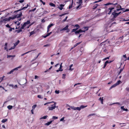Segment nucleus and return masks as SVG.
Here are the masks:
<instances>
[{"instance_id":"nucleus-25","label":"nucleus","mask_w":129,"mask_h":129,"mask_svg":"<svg viewBox=\"0 0 129 129\" xmlns=\"http://www.w3.org/2000/svg\"><path fill=\"white\" fill-rule=\"evenodd\" d=\"M7 120H8L7 119H3L2 120V122L4 123L6 122Z\"/></svg>"},{"instance_id":"nucleus-63","label":"nucleus","mask_w":129,"mask_h":129,"mask_svg":"<svg viewBox=\"0 0 129 129\" xmlns=\"http://www.w3.org/2000/svg\"><path fill=\"white\" fill-rule=\"evenodd\" d=\"M123 69H121L120 70V72H119V74L120 73H121V72L123 71Z\"/></svg>"},{"instance_id":"nucleus-39","label":"nucleus","mask_w":129,"mask_h":129,"mask_svg":"<svg viewBox=\"0 0 129 129\" xmlns=\"http://www.w3.org/2000/svg\"><path fill=\"white\" fill-rule=\"evenodd\" d=\"M98 6V4H96L93 7L94 8H96Z\"/></svg>"},{"instance_id":"nucleus-21","label":"nucleus","mask_w":129,"mask_h":129,"mask_svg":"<svg viewBox=\"0 0 129 129\" xmlns=\"http://www.w3.org/2000/svg\"><path fill=\"white\" fill-rule=\"evenodd\" d=\"M14 70L13 69L12 70H11L10 72H8L7 73V74H11L13 72H14Z\"/></svg>"},{"instance_id":"nucleus-1","label":"nucleus","mask_w":129,"mask_h":129,"mask_svg":"<svg viewBox=\"0 0 129 129\" xmlns=\"http://www.w3.org/2000/svg\"><path fill=\"white\" fill-rule=\"evenodd\" d=\"M47 103V104H49L52 103H54V104L53 105H51V106L48 107V110L49 111H52L53 109H55L56 108H57L58 107V106H56V102L53 101H52L51 102H48Z\"/></svg>"},{"instance_id":"nucleus-38","label":"nucleus","mask_w":129,"mask_h":129,"mask_svg":"<svg viewBox=\"0 0 129 129\" xmlns=\"http://www.w3.org/2000/svg\"><path fill=\"white\" fill-rule=\"evenodd\" d=\"M112 4H112V3H107L106 4H104V5L105 6H107V5H112Z\"/></svg>"},{"instance_id":"nucleus-31","label":"nucleus","mask_w":129,"mask_h":129,"mask_svg":"<svg viewBox=\"0 0 129 129\" xmlns=\"http://www.w3.org/2000/svg\"><path fill=\"white\" fill-rule=\"evenodd\" d=\"M78 29V28H76L75 29H73V30H72V32H75L76 31V30H77Z\"/></svg>"},{"instance_id":"nucleus-55","label":"nucleus","mask_w":129,"mask_h":129,"mask_svg":"<svg viewBox=\"0 0 129 129\" xmlns=\"http://www.w3.org/2000/svg\"><path fill=\"white\" fill-rule=\"evenodd\" d=\"M95 115V114H89V115L88 116H93V115Z\"/></svg>"},{"instance_id":"nucleus-59","label":"nucleus","mask_w":129,"mask_h":129,"mask_svg":"<svg viewBox=\"0 0 129 129\" xmlns=\"http://www.w3.org/2000/svg\"><path fill=\"white\" fill-rule=\"evenodd\" d=\"M73 70V69H72L71 68V67H70L69 70H70L71 71H72Z\"/></svg>"},{"instance_id":"nucleus-33","label":"nucleus","mask_w":129,"mask_h":129,"mask_svg":"<svg viewBox=\"0 0 129 129\" xmlns=\"http://www.w3.org/2000/svg\"><path fill=\"white\" fill-rule=\"evenodd\" d=\"M26 26V25H25L24 24L20 28V29L22 30V29H23L24 27Z\"/></svg>"},{"instance_id":"nucleus-9","label":"nucleus","mask_w":129,"mask_h":129,"mask_svg":"<svg viewBox=\"0 0 129 129\" xmlns=\"http://www.w3.org/2000/svg\"><path fill=\"white\" fill-rule=\"evenodd\" d=\"M7 45H8L7 43H5V47L4 48V49L5 50H6L7 51H8L9 50L7 49Z\"/></svg>"},{"instance_id":"nucleus-16","label":"nucleus","mask_w":129,"mask_h":129,"mask_svg":"<svg viewBox=\"0 0 129 129\" xmlns=\"http://www.w3.org/2000/svg\"><path fill=\"white\" fill-rule=\"evenodd\" d=\"M30 23V22L29 20L27 21L26 22H25L24 24L26 26V25H27Z\"/></svg>"},{"instance_id":"nucleus-10","label":"nucleus","mask_w":129,"mask_h":129,"mask_svg":"<svg viewBox=\"0 0 129 129\" xmlns=\"http://www.w3.org/2000/svg\"><path fill=\"white\" fill-rule=\"evenodd\" d=\"M64 5L61 4L60 5V6L58 7V8L60 10H62L63 9V7H64Z\"/></svg>"},{"instance_id":"nucleus-35","label":"nucleus","mask_w":129,"mask_h":129,"mask_svg":"<svg viewBox=\"0 0 129 129\" xmlns=\"http://www.w3.org/2000/svg\"><path fill=\"white\" fill-rule=\"evenodd\" d=\"M66 74H63L62 75V78L64 79L65 78Z\"/></svg>"},{"instance_id":"nucleus-34","label":"nucleus","mask_w":129,"mask_h":129,"mask_svg":"<svg viewBox=\"0 0 129 129\" xmlns=\"http://www.w3.org/2000/svg\"><path fill=\"white\" fill-rule=\"evenodd\" d=\"M35 33L34 31H31L30 33V36H31V35L34 34Z\"/></svg>"},{"instance_id":"nucleus-17","label":"nucleus","mask_w":129,"mask_h":129,"mask_svg":"<svg viewBox=\"0 0 129 129\" xmlns=\"http://www.w3.org/2000/svg\"><path fill=\"white\" fill-rule=\"evenodd\" d=\"M19 42L20 41L19 40H18L14 44V46L15 47L19 43Z\"/></svg>"},{"instance_id":"nucleus-2","label":"nucleus","mask_w":129,"mask_h":129,"mask_svg":"<svg viewBox=\"0 0 129 129\" xmlns=\"http://www.w3.org/2000/svg\"><path fill=\"white\" fill-rule=\"evenodd\" d=\"M12 18L11 17H10L8 18H5L3 20H0V24L1 25L3 23H5L6 21H9L11 20Z\"/></svg>"},{"instance_id":"nucleus-41","label":"nucleus","mask_w":129,"mask_h":129,"mask_svg":"<svg viewBox=\"0 0 129 129\" xmlns=\"http://www.w3.org/2000/svg\"><path fill=\"white\" fill-rule=\"evenodd\" d=\"M44 5L45 4V3L42 0H39Z\"/></svg>"},{"instance_id":"nucleus-26","label":"nucleus","mask_w":129,"mask_h":129,"mask_svg":"<svg viewBox=\"0 0 129 129\" xmlns=\"http://www.w3.org/2000/svg\"><path fill=\"white\" fill-rule=\"evenodd\" d=\"M82 0H79V1L77 3H78L79 4L81 5L82 3Z\"/></svg>"},{"instance_id":"nucleus-54","label":"nucleus","mask_w":129,"mask_h":129,"mask_svg":"<svg viewBox=\"0 0 129 129\" xmlns=\"http://www.w3.org/2000/svg\"><path fill=\"white\" fill-rule=\"evenodd\" d=\"M19 2L20 3H22L23 2H24V0H20L19 1Z\"/></svg>"},{"instance_id":"nucleus-47","label":"nucleus","mask_w":129,"mask_h":129,"mask_svg":"<svg viewBox=\"0 0 129 129\" xmlns=\"http://www.w3.org/2000/svg\"><path fill=\"white\" fill-rule=\"evenodd\" d=\"M55 92L57 94H58L59 93V91L56 90L55 91Z\"/></svg>"},{"instance_id":"nucleus-42","label":"nucleus","mask_w":129,"mask_h":129,"mask_svg":"<svg viewBox=\"0 0 129 129\" xmlns=\"http://www.w3.org/2000/svg\"><path fill=\"white\" fill-rule=\"evenodd\" d=\"M22 31V30L21 29H20L18 30H17L18 33H19V32L21 31Z\"/></svg>"},{"instance_id":"nucleus-45","label":"nucleus","mask_w":129,"mask_h":129,"mask_svg":"<svg viewBox=\"0 0 129 129\" xmlns=\"http://www.w3.org/2000/svg\"><path fill=\"white\" fill-rule=\"evenodd\" d=\"M6 26L7 27H8V28H10V26H9V24H7L6 25Z\"/></svg>"},{"instance_id":"nucleus-30","label":"nucleus","mask_w":129,"mask_h":129,"mask_svg":"<svg viewBox=\"0 0 129 129\" xmlns=\"http://www.w3.org/2000/svg\"><path fill=\"white\" fill-rule=\"evenodd\" d=\"M87 106H84L83 105H81L80 107V109H83L86 107H87Z\"/></svg>"},{"instance_id":"nucleus-61","label":"nucleus","mask_w":129,"mask_h":129,"mask_svg":"<svg viewBox=\"0 0 129 129\" xmlns=\"http://www.w3.org/2000/svg\"><path fill=\"white\" fill-rule=\"evenodd\" d=\"M49 12H48V11H44V14H46V13H48Z\"/></svg>"},{"instance_id":"nucleus-3","label":"nucleus","mask_w":129,"mask_h":129,"mask_svg":"<svg viewBox=\"0 0 129 129\" xmlns=\"http://www.w3.org/2000/svg\"><path fill=\"white\" fill-rule=\"evenodd\" d=\"M88 27H84V29L85 28L86 29L85 30H83L80 29L79 30L76 31L75 32V34H79L81 32H85L86 31H87L88 29Z\"/></svg>"},{"instance_id":"nucleus-8","label":"nucleus","mask_w":129,"mask_h":129,"mask_svg":"<svg viewBox=\"0 0 129 129\" xmlns=\"http://www.w3.org/2000/svg\"><path fill=\"white\" fill-rule=\"evenodd\" d=\"M121 13V12H119L118 13H115L113 12L112 13V14L113 15L114 17L116 18Z\"/></svg>"},{"instance_id":"nucleus-44","label":"nucleus","mask_w":129,"mask_h":129,"mask_svg":"<svg viewBox=\"0 0 129 129\" xmlns=\"http://www.w3.org/2000/svg\"><path fill=\"white\" fill-rule=\"evenodd\" d=\"M75 26L77 27L76 28H78L80 27L78 24L75 25Z\"/></svg>"},{"instance_id":"nucleus-40","label":"nucleus","mask_w":129,"mask_h":129,"mask_svg":"<svg viewBox=\"0 0 129 129\" xmlns=\"http://www.w3.org/2000/svg\"><path fill=\"white\" fill-rule=\"evenodd\" d=\"M15 47L14 46L13 47H11L9 49V50H12V49H14L15 48Z\"/></svg>"},{"instance_id":"nucleus-37","label":"nucleus","mask_w":129,"mask_h":129,"mask_svg":"<svg viewBox=\"0 0 129 129\" xmlns=\"http://www.w3.org/2000/svg\"><path fill=\"white\" fill-rule=\"evenodd\" d=\"M28 4H27L26 5V7H24L22 9V10H24L25 9H26L27 8V7L28 6Z\"/></svg>"},{"instance_id":"nucleus-14","label":"nucleus","mask_w":129,"mask_h":129,"mask_svg":"<svg viewBox=\"0 0 129 129\" xmlns=\"http://www.w3.org/2000/svg\"><path fill=\"white\" fill-rule=\"evenodd\" d=\"M109 62L108 61V60L106 61L105 63L104 66L103 67V68L104 69L105 68V67L106 66H107V63H109Z\"/></svg>"},{"instance_id":"nucleus-23","label":"nucleus","mask_w":129,"mask_h":129,"mask_svg":"<svg viewBox=\"0 0 129 129\" xmlns=\"http://www.w3.org/2000/svg\"><path fill=\"white\" fill-rule=\"evenodd\" d=\"M37 106V105L36 104L33 105L32 106V109L34 110L35 109V108Z\"/></svg>"},{"instance_id":"nucleus-22","label":"nucleus","mask_w":129,"mask_h":129,"mask_svg":"<svg viewBox=\"0 0 129 129\" xmlns=\"http://www.w3.org/2000/svg\"><path fill=\"white\" fill-rule=\"evenodd\" d=\"M15 57V55H7V58H10V57Z\"/></svg>"},{"instance_id":"nucleus-53","label":"nucleus","mask_w":129,"mask_h":129,"mask_svg":"<svg viewBox=\"0 0 129 129\" xmlns=\"http://www.w3.org/2000/svg\"><path fill=\"white\" fill-rule=\"evenodd\" d=\"M67 18H68V17L67 16L66 17V18L65 19H64L63 20V22H64V21H66V19H67Z\"/></svg>"},{"instance_id":"nucleus-57","label":"nucleus","mask_w":129,"mask_h":129,"mask_svg":"<svg viewBox=\"0 0 129 129\" xmlns=\"http://www.w3.org/2000/svg\"><path fill=\"white\" fill-rule=\"evenodd\" d=\"M34 110L32 109L31 110V113L32 114H34Z\"/></svg>"},{"instance_id":"nucleus-52","label":"nucleus","mask_w":129,"mask_h":129,"mask_svg":"<svg viewBox=\"0 0 129 129\" xmlns=\"http://www.w3.org/2000/svg\"><path fill=\"white\" fill-rule=\"evenodd\" d=\"M49 46V44H47L46 45H45L44 46V47H48Z\"/></svg>"},{"instance_id":"nucleus-11","label":"nucleus","mask_w":129,"mask_h":129,"mask_svg":"<svg viewBox=\"0 0 129 129\" xmlns=\"http://www.w3.org/2000/svg\"><path fill=\"white\" fill-rule=\"evenodd\" d=\"M119 123V124L120 125V126L121 127H123L126 125V123Z\"/></svg>"},{"instance_id":"nucleus-64","label":"nucleus","mask_w":129,"mask_h":129,"mask_svg":"<svg viewBox=\"0 0 129 129\" xmlns=\"http://www.w3.org/2000/svg\"><path fill=\"white\" fill-rule=\"evenodd\" d=\"M17 85H15L14 86L13 88H17Z\"/></svg>"},{"instance_id":"nucleus-15","label":"nucleus","mask_w":129,"mask_h":129,"mask_svg":"<svg viewBox=\"0 0 129 129\" xmlns=\"http://www.w3.org/2000/svg\"><path fill=\"white\" fill-rule=\"evenodd\" d=\"M48 117V116L47 115H46L45 116H44L40 118V119L41 120V119H46Z\"/></svg>"},{"instance_id":"nucleus-4","label":"nucleus","mask_w":129,"mask_h":129,"mask_svg":"<svg viewBox=\"0 0 129 129\" xmlns=\"http://www.w3.org/2000/svg\"><path fill=\"white\" fill-rule=\"evenodd\" d=\"M69 25H67L66 26L60 30V31H62L67 30V32H69L70 31L69 29L68 28Z\"/></svg>"},{"instance_id":"nucleus-29","label":"nucleus","mask_w":129,"mask_h":129,"mask_svg":"<svg viewBox=\"0 0 129 129\" xmlns=\"http://www.w3.org/2000/svg\"><path fill=\"white\" fill-rule=\"evenodd\" d=\"M64 117H62V118L60 119V121H62L63 122H64L65 121V120H64Z\"/></svg>"},{"instance_id":"nucleus-49","label":"nucleus","mask_w":129,"mask_h":129,"mask_svg":"<svg viewBox=\"0 0 129 129\" xmlns=\"http://www.w3.org/2000/svg\"><path fill=\"white\" fill-rule=\"evenodd\" d=\"M39 78V77L37 76L36 75L35 76V79H38Z\"/></svg>"},{"instance_id":"nucleus-50","label":"nucleus","mask_w":129,"mask_h":129,"mask_svg":"<svg viewBox=\"0 0 129 129\" xmlns=\"http://www.w3.org/2000/svg\"><path fill=\"white\" fill-rule=\"evenodd\" d=\"M81 5L79 4V5L76 7V9H78L80 7Z\"/></svg>"},{"instance_id":"nucleus-43","label":"nucleus","mask_w":129,"mask_h":129,"mask_svg":"<svg viewBox=\"0 0 129 129\" xmlns=\"http://www.w3.org/2000/svg\"><path fill=\"white\" fill-rule=\"evenodd\" d=\"M63 71V70H56V71L57 72H58L59 71Z\"/></svg>"},{"instance_id":"nucleus-12","label":"nucleus","mask_w":129,"mask_h":129,"mask_svg":"<svg viewBox=\"0 0 129 129\" xmlns=\"http://www.w3.org/2000/svg\"><path fill=\"white\" fill-rule=\"evenodd\" d=\"M21 67V66H20L17 67L16 68H15L13 69L14 71H17L18 69L20 68Z\"/></svg>"},{"instance_id":"nucleus-6","label":"nucleus","mask_w":129,"mask_h":129,"mask_svg":"<svg viewBox=\"0 0 129 129\" xmlns=\"http://www.w3.org/2000/svg\"><path fill=\"white\" fill-rule=\"evenodd\" d=\"M71 108L72 109L74 110H77L78 111H80L81 110L80 107H75L74 106H71Z\"/></svg>"},{"instance_id":"nucleus-56","label":"nucleus","mask_w":129,"mask_h":129,"mask_svg":"<svg viewBox=\"0 0 129 129\" xmlns=\"http://www.w3.org/2000/svg\"><path fill=\"white\" fill-rule=\"evenodd\" d=\"M118 104V105H120V104L119 103H118V102H116V103H113V104Z\"/></svg>"},{"instance_id":"nucleus-60","label":"nucleus","mask_w":129,"mask_h":129,"mask_svg":"<svg viewBox=\"0 0 129 129\" xmlns=\"http://www.w3.org/2000/svg\"><path fill=\"white\" fill-rule=\"evenodd\" d=\"M109 57H107L106 58H104V60H106L107 59H109Z\"/></svg>"},{"instance_id":"nucleus-28","label":"nucleus","mask_w":129,"mask_h":129,"mask_svg":"<svg viewBox=\"0 0 129 129\" xmlns=\"http://www.w3.org/2000/svg\"><path fill=\"white\" fill-rule=\"evenodd\" d=\"M121 81L120 80L118 81L116 83L117 86L120 83H121Z\"/></svg>"},{"instance_id":"nucleus-13","label":"nucleus","mask_w":129,"mask_h":129,"mask_svg":"<svg viewBox=\"0 0 129 129\" xmlns=\"http://www.w3.org/2000/svg\"><path fill=\"white\" fill-rule=\"evenodd\" d=\"M53 121V120L49 122H48L47 123H45V125L48 126V125H49L50 124H51Z\"/></svg>"},{"instance_id":"nucleus-36","label":"nucleus","mask_w":129,"mask_h":129,"mask_svg":"<svg viewBox=\"0 0 129 129\" xmlns=\"http://www.w3.org/2000/svg\"><path fill=\"white\" fill-rule=\"evenodd\" d=\"M52 119H57L58 118V117L55 116H53L52 117Z\"/></svg>"},{"instance_id":"nucleus-32","label":"nucleus","mask_w":129,"mask_h":129,"mask_svg":"<svg viewBox=\"0 0 129 129\" xmlns=\"http://www.w3.org/2000/svg\"><path fill=\"white\" fill-rule=\"evenodd\" d=\"M49 5L52 7H55V5L52 3H50L49 4Z\"/></svg>"},{"instance_id":"nucleus-7","label":"nucleus","mask_w":129,"mask_h":129,"mask_svg":"<svg viewBox=\"0 0 129 129\" xmlns=\"http://www.w3.org/2000/svg\"><path fill=\"white\" fill-rule=\"evenodd\" d=\"M15 23L16 24V29H18L19 27V25L20 24V23L18 21L15 22Z\"/></svg>"},{"instance_id":"nucleus-19","label":"nucleus","mask_w":129,"mask_h":129,"mask_svg":"<svg viewBox=\"0 0 129 129\" xmlns=\"http://www.w3.org/2000/svg\"><path fill=\"white\" fill-rule=\"evenodd\" d=\"M117 86V85H116V83L114 84H113V85L111 86V87L110 88V89H111L112 88L115 87Z\"/></svg>"},{"instance_id":"nucleus-24","label":"nucleus","mask_w":129,"mask_h":129,"mask_svg":"<svg viewBox=\"0 0 129 129\" xmlns=\"http://www.w3.org/2000/svg\"><path fill=\"white\" fill-rule=\"evenodd\" d=\"M8 109L10 110L12 109L13 108V106L11 105H9L7 107Z\"/></svg>"},{"instance_id":"nucleus-20","label":"nucleus","mask_w":129,"mask_h":129,"mask_svg":"<svg viewBox=\"0 0 129 129\" xmlns=\"http://www.w3.org/2000/svg\"><path fill=\"white\" fill-rule=\"evenodd\" d=\"M54 24L53 23H51L47 27L48 28H50L51 27L54 25Z\"/></svg>"},{"instance_id":"nucleus-51","label":"nucleus","mask_w":129,"mask_h":129,"mask_svg":"<svg viewBox=\"0 0 129 129\" xmlns=\"http://www.w3.org/2000/svg\"><path fill=\"white\" fill-rule=\"evenodd\" d=\"M124 9V8H121V9H118L116 10V11H119L120 10H122L123 9Z\"/></svg>"},{"instance_id":"nucleus-48","label":"nucleus","mask_w":129,"mask_h":129,"mask_svg":"<svg viewBox=\"0 0 129 129\" xmlns=\"http://www.w3.org/2000/svg\"><path fill=\"white\" fill-rule=\"evenodd\" d=\"M114 9V8L113 7H112L111 8H110L109 9L111 11H112V10L113 9Z\"/></svg>"},{"instance_id":"nucleus-62","label":"nucleus","mask_w":129,"mask_h":129,"mask_svg":"<svg viewBox=\"0 0 129 129\" xmlns=\"http://www.w3.org/2000/svg\"><path fill=\"white\" fill-rule=\"evenodd\" d=\"M10 86H12L13 87H14V85L13 84H10L9 85Z\"/></svg>"},{"instance_id":"nucleus-27","label":"nucleus","mask_w":129,"mask_h":129,"mask_svg":"<svg viewBox=\"0 0 129 129\" xmlns=\"http://www.w3.org/2000/svg\"><path fill=\"white\" fill-rule=\"evenodd\" d=\"M37 97L38 98L41 99H42L43 98V96L41 95H37Z\"/></svg>"},{"instance_id":"nucleus-5","label":"nucleus","mask_w":129,"mask_h":129,"mask_svg":"<svg viewBox=\"0 0 129 129\" xmlns=\"http://www.w3.org/2000/svg\"><path fill=\"white\" fill-rule=\"evenodd\" d=\"M21 14L22 13L20 12L19 14H17L16 16L11 17L12 18H11V19L13 20L16 18H18L20 17H21Z\"/></svg>"},{"instance_id":"nucleus-18","label":"nucleus","mask_w":129,"mask_h":129,"mask_svg":"<svg viewBox=\"0 0 129 129\" xmlns=\"http://www.w3.org/2000/svg\"><path fill=\"white\" fill-rule=\"evenodd\" d=\"M73 0H72V1L71 4L70 5L69 7V9H70L72 7V6L73 5Z\"/></svg>"},{"instance_id":"nucleus-46","label":"nucleus","mask_w":129,"mask_h":129,"mask_svg":"<svg viewBox=\"0 0 129 129\" xmlns=\"http://www.w3.org/2000/svg\"><path fill=\"white\" fill-rule=\"evenodd\" d=\"M52 33L51 32H50L49 33H48L46 35H47V36H49Z\"/></svg>"},{"instance_id":"nucleus-58","label":"nucleus","mask_w":129,"mask_h":129,"mask_svg":"<svg viewBox=\"0 0 129 129\" xmlns=\"http://www.w3.org/2000/svg\"><path fill=\"white\" fill-rule=\"evenodd\" d=\"M121 109L124 110V106H121Z\"/></svg>"}]
</instances>
